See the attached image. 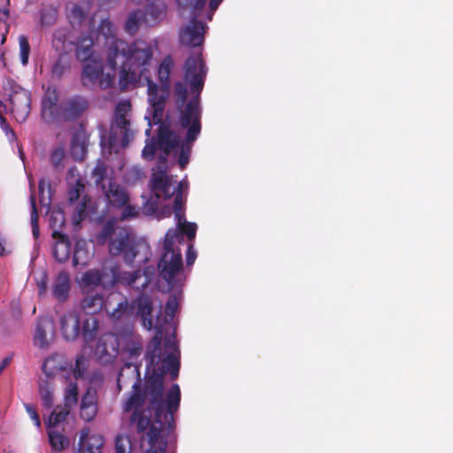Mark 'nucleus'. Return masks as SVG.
Listing matches in <instances>:
<instances>
[{
    "instance_id": "13d9d810",
    "label": "nucleus",
    "mask_w": 453,
    "mask_h": 453,
    "mask_svg": "<svg viewBox=\"0 0 453 453\" xmlns=\"http://www.w3.org/2000/svg\"><path fill=\"white\" fill-rule=\"evenodd\" d=\"M123 208L124 209H123V211H122L121 216H120V219L121 220L129 219L135 218V217L138 216L139 212H138L137 209L134 206L130 205L129 203H127Z\"/></svg>"
},
{
    "instance_id": "603ef678",
    "label": "nucleus",
    "mask_w": 453,
    "mask_h": 453,
    "mask_svg": "<svg viewBox=\"0 0 453 453\" xmlns=\"http://www.w3.org/2000/svg\"><path fill=\"white\" fill-rule=\"evenodd\" d=\"M85 189L84 184L81 180H77L75 184L68 189V200L73 203L81 197V193Z\"/></svg>"
},
{
    "instance_id": "37998d69",
    "label": "nucleus",
    "mask_w": 453,
    "mask_h": 453,
    "mask_svg": "<svg viewBox=\"0 0 453 453\" xmlns=\"http://www.w3.org/2000/svg\"><path fill=\"white\" fill-rule=\"evenodd\" d=\"M66 56L65 54H59L58 58L55 61L51 68V75L55 79H60L64 75L65 72L69 69V65L66 61Z\"/></svg>"
},
{
    "instance_id": "680f3d73",
    "label": "nucleus",
    "mask_w": 453,
    "mask_h": 453,
    "mask_svg": "<svg viewBox=\"0 0 453 453\" xmlns=\"http://www.w3.org/2000/svg\"><path fill=\"white\" fill-rule=\"evenodd\" d=\"M131 104L129 101H123L117 104L115 115L127 116L128 111H131Z\"/></svg>"
},
{
    "instance_id": "4be33fe9",
    "label": "nucleus",
    "mask_w": 453,
    "mask_h": 453,
    "mask_svg": "<svg viewBox=\"0 0 453 453\" xmlns=\"http://www.w3.org/2000/svg\"><path fill=\"white\" fill-rule=\"evenodd\" d=\"M88 134L83 130L76 131L71 141V155L76 161H83L88 154Z\"/></svg>"
},
{
    "instance_id": "5701e85b",
    "label": "nucleus",
    "mask_w": 453,
    "mask_h": 453,
    "mask_svg": "<svg viewBox=\"0 0 453 453\" xmlns=\"http://www.w3.org/2000/svg\"><path fill=\"white\" fill-rule=\"evenodd\" d=\"M58 96L55 89L52 91L48 90L45 93L42 101V117L45 121L51 122L57 120L58 112Z\"/></svg>"
},
{
    "instance_id": "f257e3e1",
    "label": "nucleus",
    "mask_w": 453,
    "mask_h": 453,
    "mask_svg": "<svg viewBox=\"0 0 453 453\" xmlns=\"http://www.w3.org/2000/svg\"><path fill=\"white\" fill-rule=\"evenodd\" d=\"M159 338L157 336L149 350L150 365L153 374L145 380L144 389L141 387L140 372L136 366H124L118 377V388L127 387L132 383V393L123 405L125 412L134 410L131 425H135L138 434L144 433L147 428L150 448L145 453H157V445L161 453L166 450V438L175 429L174 414L180 403V389L174 383L165 395V375L169 373L173 380L179 376L180 363L176 355L177 349L173 344L167 343L165 349L159 348Z\"/></svg>"
},
{
    "instance_id": "9d476101",
    "label": "nucleus",
    "mask_w": 453,
    "mask_h": 453,
    "mask_svg": "<svg viewBox=\"0 0 453 453\" xmlns=\"http://www.w3.org/2000/svg\"><path fill=\"white\" fill-rule=\"evenodd\" d=\"M3 88L4 95L8 96V101L12 105L11 112L16 120L25 121L30 112V93L11 78L6 79L4 82Z\"/></svg>"
},
{
    "instance_id": "bf43d9fd",
    "label": "nucleus",
    "mask_w": 453,
    "mask_h": 453,
    "mask_svg": "<svg viewBox=\"0 0 453 453\" xmlns=\"http://www.w3.org/2000/svg\"><path fill=\"white\" fill-rule=\"evenodd\" d=\"M25 408H26L27 414L29 415L31 419L34 421V424L35 425V426L38 428L41 427V419H40L38 413L36 412L35 408L30 404H26Z\"/></svg>"
},
{
    "instance_id": "774afa93",
    "label": "nucleus",
    "mask_w": 453,
    "mask_h": 453,
    "mask_svg": "<svg viewBox=\"0 0 453 453\" xmlns=\"http://www.w3.org/2000/svg\"><path fill=\"white\" fill-rule=\"evenodd\" d=\"M223 0H210V3H209V6H210V9L211 11H215L219 4L222 2Z\"/></svg>"
},
{
    "instance_id": "052dcab7",
    "label": "nucleus",
    "mask_w": 453,
    "mask_h": 453,
    "mask_svg": "<svg viewBox=\"0 0 453 453\" xmlns=\"http://www.w3.org/2000/svg\"><path fill=\"white\" fill-rule=\"evenodd\" d=\"M0 127L7 136L15 138L14 131L12 130V128L9 125L7 119L4 117V115L1 112H0Z\"/></svg>"
},
{
    "instance_id": "0eeeda50",
    "label": "nucleus",
    "mask_w": 453,
    "mask_h": 453,
    "mask_svg": "<svg viewBox=\"0 0 453 453\" xmlns=\"http://www.w3.org/2000/svg\"><path fill=\"white\" fill-rule=\"evenodd\" d=\"M201 112L196 110V102L192 100L188 103L185 109L180 111L179 123L182 128L187 129L185 139L180 146L178 163L181 169H184L189 161V155L193 142L197 139L201 133Z\"/></svg>"
},
{
    "instance_id": "a19ab883",
    "label": "nucleus",
    "mask_w": 453,
    "mask_h": 453,
    "mask_svg": "<svg viewBox=\"0 0 453 453\" xmlns=\"http://www.w3.org/2000/svg\"><path fill=\"white\" fill-rule=\"evenodd\" d=\"M177 228L175 229L178 234H180L184 239L186 235L188 241H193L196 234V224L186 221L184 218L181 220H177Z\"/></svg>"
},
{
    "instance_id": "c9c22d12",
    "label": "nucleus",
    "mask_w": 453,
    "mask_h": 453,
    "mask_svg": "<svg viewBox=\"0 0 453 453\" xmlns=\"http://www.w3.org/2000/svg\"><path fill=\"white\" fill-rule=\"evenodd\" d=\"M142 277V271L135 270L134 272H124L120 275V280L123 283L136 288L137 290L144 289L150 283L148 279H144L141 285L136 284V281Z\"/></svg>"
},
{
    "instance_id": "49530a36",
    "label": "nucleus",
    "mask_w": 453,
    "mask_h": 453,
    "mask_svg": "<svg viewBox=\"0 0 453 453\" xmlns=\"http://www.w3.org/2000/svg\"><path fill=\"white\" fill-rule=\"evenodd\" d=\"M19 57L23 65H27L30 55V44L26 35H20L19 37Z\"/></svg>"
},
{
    "instance_id": "f704fd0d",
    "label": "nucleus",
    "mask_w": 453,
    "mask_h": 453,
    "mask_svg": "<svg viewBox=\"0 0 453 453\" xmlns=\"http://www.w3.org/2000/svg\"><path fill=\"white\" fill-rule=\"evenodd\" d=\"M108 174V165L103 159H97L96 165L91 173V177L96 187L101 189H105L106 185L104 181L106 180Z\"/></svg>"
},
{
    "instance_id": "e433bc0d",
    "label": "nucleus",
    "mask_w": 453,
    "mask_h": 453,
    "mask_svg": "<svg viewBox=\"0 0 453 453\" xmlns=\"http://www.w3.org/2000/svg\"><path fill=\"white\" fill-rule=\"evenodd\" d=\"M88 263V250L85 248V242L79 241L75 244L73 257V265L77 267L81 265L82 267L86 266Z\"/></svg>"
},
{
    "instance_id": "f3484780",
    "label": "nucleus",
    "mask_w": 453,
    "mask_h": 453,
    "mask_svg": "<svg viewBox=\"0 0 453 453\" xmlns=\"http://www.w3.org/2000/svg\"><path fill=\"white\" fill-rule=\"evenodd\" d=\"M60 332L65 340L73 342L81 335V320L77 313L70 311L59 319Z\"/></svg>"
},
{
    "instance_id": "7c9ffc66",
    "label": "nucleus",
    "mask_w": 453,
    "mask_h": 453,
    "mask_svg": "<svg viewBox=\"0 0 453 453\" xmlns=\"http://www.w3.org/2000/svg\"><path fill=\"white\" fill-rule=\"evenodd\" d=\"M180 9L188 11L191 19H198L205 6L206 0H177Z\"/></svg>"
},
{
    "instance_id": "20e7f679",
    "label": "nucleus",
    "mask_w": 453,
    "mask_h": 453,
    "mask_svg": "<svg viewBox=\"0 0 453 453\" xmlns=\"http://www.w3.org/2000/svg\"><path fill=\"white\" fill-rule=\"evenodd\" d=\"M183 238L176 230L168 229L164 240V252L157 263L159 277L166 281L169 288H179L185 280L184 265L179 245Z\"/></svg>"
},
{
    "instance_id": "2f4dec72",
    "label": "nucleus",
    "mask_w": 453,
    "mask_h": 453,
    "mask_svg": "<svg viewBox=\"0 0 453 453\" xmlns=\"http://www.w3.org/2000/svg\"><path fill=\"white\" fill-rule=\"evenodd\" d=\"M99 322L96 319L91 317L86 319L82 323L81 335L86 344L93 342L96 336Z\"/></svg>"
},
{
    "instance_id": "8fccbe9b",
    "label": "nucleus",
    "mask_w": 453,
    "mask_h": 453,
    "mask_svg": "<svg viewBox=\"0 0 453 453\" xmlns=\"http://www.w3.org/2000/svg\"><path fill=\"white\" fill-rule=\"evenodd\" d=\"M184 203L185 199L183 197V194H180V192H176V194H174L173 201V211L176 220H181L184 219Z\"/></svg>"
},
{
    "instance_id": "6e6d98bb",
    "label": "nucleus",
    "mask_w": 453,
    "mask_h": 453,
    "mask_svg": "<svg viewBox=\"0 0 453 453\" xmlns=\"http://www.w3.org/2000/svg\"><path fill=\"white\" fill-rule=\"evenodd\" d=\"M88 15V11L79 4H73L71 9V18L78 23L82 22Z\"/></svg>"
},
{
    "instance_id": "39448f33",
    "label": "nucleus",
    "mask_w": 453,
    "mask_h": 453,
    "mask_svg": "<svg viewBox=\"0 0 453 453\" xmlns=\"http://www.w3.org/2000/svg\"><path fill=\"white\" fill-rule=\"evenodd\" d=\"M131 357H138L142 350L140 336L135 334L132 326L126 327L117 334L106 333L100 336L95 349V355L99 363L107 365L117 357L119 347Z\"/></svg>"
},
{
    "instance_id": "393cba45",
    "label": "nucleus",
    "mask_w": 453,
    "mask_h": 453,
    "mask_svg": "<svg viewBox=\"0 0 453 453\" xmlns=\"http://www.w3.org/2000/svg\"><path fill=\"white\" fill-rule=\"evenodd\" d=\"M94 40L89 34H82L75 43V56L78 60L86 62L91 60L94 55Z\"/></svg>"
},
{
    "instance_id": "cd10ccee",
    "label": "nucleus",
    "mask_w": 453,
    "mask_h": 453,
    "mask_svg": "<svg viewBox=\"0 0 453 453\" xmlns=\"http://www.w3.org/2000/svg\"><path fill=\"white\" fill-rule=\"evenodd\" d=\"M104 305V298L100 294H92L86 296L81 303L82 311L89 315H94L99 312Z\"/></svg>"
},
{
    "instance_id": "0e129e2a",
    "label": "nucleus",
    "mask_w": 453,
    "mask_h": 453,
    "mask_svg": "<svg viewBox=\"0 0 453 453\" xmlns=\"http://www.w3.org/2000/svg\"><path fill=\"white\" fill-rule=\"evenodd\" d=\"M157 145L155 143L147 144L142 150V155L146 158H152L156 153Z\"/></svg>"
},
{
    "instance_id": "2eb2a0df",
    "label": "nucleus",
    "mask_w": 453,
    "mask_h": 453,
    "mask_svg": "<svg viewBox=\"0 0 453 453\" xmlns=\"http://www.w3.org/2000/svg\"><path fill=\"white\" fill-rule=\"evenodd\" d=\"M203 33L204 24L197 19H191L190 24L180 31V41L186 46H201L203 42Z\"/></svg>"
},
{
    "instance_id": "69168bd1",
    "label": "nucleus",
    "mask_w": 453,
    "mask_h": 453,
    "mask_svg": "<svg viewBox=\"0 0 453 453\" xmlns=\"http://www.w3.org/2000/svg\"><path fill=\"white\" fill-rule=\"evenodd\" d=\"M127 310V307L125 305H123L122 303H119L118 308L115 309L113 311H112V314L111 316L115 319H119L120 316H121V313L122 312H125Z\"/></svg>"
},
{
    "instance_id": "b1692460",
    "label": "nucleus",
    "mask_w": 453,
    "mask_h": 453,
    "mask_svg": "<svg viewBox=\"0 0 453 453\" xmlns=\"http://www.w3.org/2000/svg\"><path fill=\"white\" fill-rule=\"evenodd\" d=\"M52 236L57 240L53 249V257L58 263L66 262L71 254V242L68 236L58 231H54Z\"/></svg>"
},
{
    "instance_id": "ddd939ff",
    "label": "nucleus",
    "mask_w": 453,
    "mask_h": 453,
    "mask_svg": "<svg viewBox=\"0 0 453 453\" xmlns=\"http://www.w3.org/2000/svg\"><path fill=\"white\" fill-rule=\"evenodd\" d=\"M88 108V100L81 96H73L58 105L57 120L73 121L81 118Z\"/></svg>"
},
{
    "instance_id": "a878e982",
    "label": "nucleus",
    "mask_w": 453,
    "mask_h": 453,
    "mask_svg": "<svg viewBox=\"0 0 453 453\" xmlns=\"http://www.w3.org/2000/svg\"><path fill=\"white\" fill-rule=\"evenodd\" d=\"M70 291V279L65 272H60L55 279L52 294L53 296L60 303L67 300Z\"/></svg>"
},
{
    "instance_id": "aec40b11",
    "label": "nucleus",
    "mask_w": 453,
    "mask_h": 453,
    "mask_svg": "<svg viewBox=\"0 0 453 453\" xmlns=\"http://www.w3.org/2000/svg\"><path fill=\"white\" fill-rule=\"evenodd\" d=\"M97 411V392L96 389L88 388L81 398V418L89 422L94 419Z\"/></svg>"
},
{
    "instance_id": "412c9836",
    "label": "nucleus",
    "mask_w": 453,
    "mask_h": 453,
    "mask_svg": "<svg viewBox=\"0 0 453 453\" xmlns=\"http://www.w3.org/2000/svg\"><path fill=\"white\" fill-rule=\"evenodd\" d=\"M104 443V437L99 434H89L87 431H82L78 442L79 453H101Z\"/></svg>"
},
{
    "instance_id": "5fc2aeb1",
    "label": "nucleus",
    "mask_w": 453,
    "mask_h": 453,
    "mask_svg": "<svg viewBox=\"0 0 453 453\" xmlns=\"http://www.w3.org/2000/svg\"><path fill=\"white\" fill-rule=\"evenodd\" d=\"M64 158H65V150L62 147H58V148L54 149L50 154V163L56 168L62 165Z\"/></svg>"
},
{
    "instance_id": "423d86ee",
    "label": "nucleus",
    "mask_w": 453,
    "mask_h": 453,
    "mask_svg": "<svg viewBox=\"0 0 453 453\" xmlns=\"http://www.w3.org/2000/svg\"><path fill=\"white\" fill-rule=\"evenodd\" d=\"M133 307L136 309L137 316L141 317L143 326L147 330L152 329V327H153V320H152L153 307H152V301H151L150 297L148 295L142 293L141 295H139V296L135 300L133 301ZM154 327L156 330L155 335L152 337V339L149 342V344L147 346V350H146V359L148 362L147 368L150 369L153 372V367H152V365H150V362L149 350L150 349V346H151L154 339L157 336H158V338H159V342H160L159 348L161 349H165L167 343L173 344V346L177 349L176 355H178L177 356V357H179L178 360H179V363L180 364V352L179 347L175 342L174 333L166 336L165 338V341L163 342V327H162V325H161L158 318L157 319V322H156V325L154 326Z\"/></svg>"
},
{
    "instance_id": "4c0bfd02",
    "label": "nucleus",
    "mask_w": 453,
    "mask_h": 453,
    "mask_svg": "<svg viewBox=\"0 0 453 453\" xmlns=\"http://www.w3.org/2000/svg\"><path fill=\"white\" fill-rule=\"evenodd\" d=\"M173 97L180 112L185 109L188 104V88L182 81H177L173 85Z\"/></svg>"
},
{
    "instance_id": "473e14b6",
    "label": "nucleus",
    "mask_w": 453,
    "mask_h": 453,
    "mask_svg": "<svg viewBox=\"0 0 453 453\" xmlns=\"http://www.w3.org/2000/svg\"><path fill=\"white\" fill-rule=\"evenodd\" d=\"M166 13V4L162 1H153L146 6L145 14L153 23L163 19Z\"/></svg>"
},
{
    "instance_id": "c85d7f7f",
    "label": "nucleus",
    "mask_w": 453,
    "mask_h": 453,
    "mask_svg": "<svg viewBox=\"0 0 453 453\" xmlns=\"http://www.w3.org/2000/svg\"><path fill=\"white\" fill-rule=\"evenodd\" d=\"M72 408L65 405H57L50 415L45 419V426L47 428H55L64 423L70 414Z\"/></svg>"
},
{
    "instance_id": "58836bf2",
    "label": "nucleus",
    "mask_w": 453,
    "mask_h": 453,
    "mask_svg": "<svg viewBox=\"0 0 453 453\" xmlns=\"http://www.w3.org/2000/svg\"><path fill=\"white\" fill-rule=\"evenodd\" d=\"M144 17V12L141 10L131 12L125 23V30L129 35H134L140 27V22Z\"/></svg>"
},
{
    "instance_id": "72a5a7b5",
    "label": "nucleus",
    "mask_w": 453,
    "mask_h": 453,
    "mask_svg": "<svg viewBox=\"0 0 453 453\" xmlns=\"http://www.w3.org/2000/svg\"><path fill=\"white\" fill-rule=\"evenodd\" d=\"M49 441L51 448L56 451H62L69 447V439L62 433L48 428Z\"/></svg>"
},
{
    "instance_id": "6ab92c4d",
    "label": "nucleus",
    "mask_w": 453,
    "mask_h": 453,
    "mask_svg": "<svg viewBox=\"0 0 453 453\" xmlns=\"http://www.w3.org/2000/svg\"><path fill=\"white\" fill-rule=\"evenodd\" d=\"M157 145L159 149L165 152V156L160 157L162 162H165L172 150L180 145V138L168 127L160 126L157 135Z\"/></svg>"
},
{
    "instance_id": "a18cd8bd",
    "label": "nucleus",
    "mask_w": 453,
    "mask_h": 453,
    "mask_svg": "<svg viewBox=\"0 0 453 453\" xmlns=\"http://www.w3.org/2000/svg\"><path fill=\"white\" fill-rule=\"evenodd\" d=\"M132 443L128 435H117L115 438L116 453H130Z\"/></svg>"
},
{
    "instance_id": "f03ea898",
    "label": "nucleus",
    "mask_w": 453,
    "mask_h": 453,
    "mask_svg": "<svg viewBox=\"0 0 453 453\" xmlns=\"http://www.w3.org/2000/svg\"><path fill=\"white\" fill-rule=\"evenodd\" d=\"M104 36L105 55L108 65L116 70L119 65V83L122 90L134 86L151 65L154 50L152 45L142 39L128 42L116 37V28L109 19H103L97 28Z\"/></svg>"
},
{
    "instance_id": "c03bdc74",
    "label": "nucleus",
    "mask_w": 453,
    "mask_h": 453,
    "mask_svg": "<svg viewBox=\"0 0 453 453\" xmlns=\"http://www.w3.org/2000/svg\"><path fill=\"white\" fill-rule=\"evenodd\" d=\"M90 202V198L87 196H83L81 201L77 204L73 212V221L75 224H79L83 221L87 217L88 203Z\"/></svg>"
},
{
    "instance_id": "7ed1b4c3",
    "label": "nucleus",
    "mask_w": 453,
    "mask_h": 453,
    "mask_svg": "<svg viewBox=\"0 0 453 453\" xmlns=\"http://www.w3.org/2000/svg\"><path fill=\"white\" fill-rule=\"evenodd\" d=\"M96 239L102 245L108 242L109 253L112 257L121 255L124 262L129 266H133L135 259L141 255H142V260L148 259L149 245L144 241L137 239L131 229L117 228L112 220H108L103 226Z\"/></svg>"
},
{
    "instance_id": "bb28decb",
    "label": "nucleus",
    "mask_w": 453,
    "mask_h": 453,
    "mask_svg": "<svg viewBox=\"0 0 453 453\" xmlns=\"http://www.w3.org/2000/svg\"><path fill=\"white\" fill-rule=\"evenodd\" d=\"M110 276V273L104 269H90L87 271L82 278V283L85 286H100L103 285L104 287L106 286L105 278Z\"/></svg>"
},
{
    "instance_id": "f8f14e48",
    "label": "nucleus",
    "mask_w": 453,
    "mask_h": 453,
    "mask_svg": "<svg viewBox=\"0 0 453 453\" xmlns=\"http://www.w3.org/2000/svg\"><path fill=\"white\" fill-rule=\"evenodd\" d=\"M148 85V102L152 108L153 120L160 122L165 108L166 100L169 96L170 88L167 86H158L152 80L147 79Z\"/></svg>"
},
{
    "instance_id": "3c124183",
    "label": "nucleus",
    "mask_w": 453,
    "mask_h": 453,
    "mask_svg": "<svg viewBox=\"0 0 453 453\" xmlns=\"http://www.w3.org/2000/svg\"><path fill=\"white\" fill-rule=\"evenodd\" d=\"M116 126L124 132L123 143L128 141V133L130 131V121L127 116L115 115L114 119Z\"/></svg>"
},
{
    "instance_id": "c756f323",
    "label": "nucleus",
    "mask_w": 453,
    "mask_h": 453,
    "mask_svg": "<svg viewBox=\"0 0 453 453\" xmlns=\"http://www.w3.org/2000/svg\"><path fill=\"white\" fill-rule=\"evenodd\" d=\"M174 66V60L171 55L165 57L159 64L157 77L161 85L170 88V75Z\"/></svg>"
},
{
    "instance_id": "a211bd4d",
    "label": "nucleus",
    "mask_w": 453,
    "mask_h": 453,
    "mask_svg": "<svg viewBox=\"0 0 453 453\" xmlns=\"http://www.w3.org/2000/svg\"><path fill=\"white\" fill-rule=\"evenodd\" d=\"M102 190L109 203L113 207L122 208L129 203V195L127 189L111 179L109 181L108 187Z\"/></svg>"
},
{
    "instance_id": "864d4df0",
    "label": "nucleus",
    "mask_w": 453,
    "mask_h": 453,
    "mask_svg": "<svg viewBox=\"0 0 453 453\" xmlns=\"http://www.w3.org/2000/svg\"><path fill=\"white\" fill-rule=\"evenodd\" d=\"M31 205H32V212H31V225H32V233L33 236L37 239L39 237V225H38V212L36 209L35 200L32 196L31 197Z\"/></svg>"
},
{
    "instance_id": "1a4fd4ad",
    "label": "nucleus",
    "mask_w": 453,
    "mask_h": 453,
    "mask_svg": "<svg viewBox=\"0 0 453 453\" xmlns=\"http://www.w3.org/2000/svg\"><path fill=\"white\" fill-rule=\"evenodd\" d=\"M44 377H41L38 381L39 394L42 404L46 409H51L54 404V379L56 377L65 378L67 372L61 365L57 364L54 357H48L42 365Z\"/></svg>"
},
{
    "instance_id": "4d7b16f0",
    "label": "nucleus",
    "mask_w": 453,
    "mask_h": 453,
    "mask_svg": "<svg viewBox=\"0 0 453 453\" xmlns=\"http://www.w3.org/2000/svg\"><path fill=\"white\" fill-rule=\"evenodd\" d=\"M57 19V12L55 11L42 12L41 14L42 26H51Z\"/></svg>"
},
{
    "instance_id": "de8ad7c7",
    "label": "nucleus",
    "mask_w": 453,
    "mask_h": 453,
    "mask_svg": "<svg viewBox=\"0 0 453 453\" xmlns=\"http://www.w3.org/2000/svg\"><path fill=\"white\" fill-rule=\"evenodd\" d=\"M66 35V28H58L54 31L52 35V45L57 50H65Z\"/></svg>"
},
{
    "instance_id": "09e8293b",
    "label": "nucleus",
    "mask_w": 453,
    "mask_h": 453,
    "mask_svg": "<svg viewBox=\"0 0 453 453\" xmlns=\"http://www.w3.org/2000/svg\"><path fill=\"white\" fill-rule=\"evenodd\" d=\"M179 306L178 298L175 295H171L165 303V323H168V319L172 320L174 317L175 313L177 312Z\"/></svg>"
},
{
    "instance_id": "4468645a",
    "label": "nucleus",
    "mask_w": 453,
    "mask_h": 453,
    "mask_svg": "<svg viewBox=\"0 0 453 453\" xmlns=\"http://www.w3.org/2000/svg\"><path fill=\"white\" fill-rule=\"evenodd\" d=\"M152 189L158 193L159 197L163 195L165 199L171 198L176 192L183 193L184 188H188V183L180 181L176 188L172 187V177H169L165 171H158L152 175Z\"/></svg>"
},
{
    "instance_id": "dca6fc26",
    "label": "nucleus",
    "mask_w": 453,
    "mask_h": 453,
    "mask_svg": "<svg viewBox=\"0 0 453 453\" xmlns=\"http://www.w3.org/2000/svg\"><path fill=\"white\" fill-rule=\"evenodd\" d=\"M55 335V323L50 317H40L34 334L35 345L39 348L48 347Z\"/></svg>"
},
{
    "instance_id": "ea45409f",
    "label": "nucleus",
    "mask_w": 453,
    "mask_h": 453,
    "mask_svg": "<svg viewBox=\"0 0 453 453\" xmlns=\"http://www.w3.org/2000/svg\"><path fill=\"white\" fill-rule=\"evenodd\" d=\"M61 366L67 372L65 373V377L63 378L65 380L69 379L71 373H73L75 380L79 378H83L88 369L87 360L84 355L77 356L75 359V366L72 371H67L63 365Z\"/></svg>"
},
{
    "instance_id": "6e6552de",
    "label": "nucleus",
    "mask_w": 453,
    "mask_h": 453,
    "mask_svg": "<svg viewBox=\"0 0 453 453\" xmlns=\"http://www.w3.org/2000/svg\"><path fill=\"white\" fill-rule=\"evenodd\" d=\"M184 81L189 85L191 94L194 96L188 102L190 103L192 100L196 102V110L201 112L199 107L200 94L203 89L205 78L207 75V67L205 62L202 58V53H196L190 55L184 63Z\"/></svg>"
},
{
    "instance_id": "338daca9",
    "label": "nucleus",
    "mask_w": 453,
    "mask_h": 453,
    "mask_svg": "<svg viewBox=\"0 0 453 453\" xmlns=\"http://www.w3.org/2000/svg\"><path fill=\"white\" fill-rule=\"evenodd\" d=\"M38 288H39V296H43L47 290L46 280H42L40 283H38Z\"/></svg>"
},
{
    "instance_id": "9b49d317",
    "label": "nucleus",
    "mask_w": 453,
    "mask_h": 453,
    "mask_svg": "<svg viewBox=\"0 0 453 453\" xmlns=\"http://www.w3.org/2000/svg\"><path fill=\"white\" fill-rule=\"evenodd\" d=\"M114 78L113 74L104 73L102 63L94 59L85 64L81 74V81L84 86L92 87L97 85L102 89L111 88L114 84Z\"/></svg>"
},
{
    "instance_id": "79ce46f5",
    "label": "nucleus",
    "mask_w": 453,
    "mask_h": 453,
    "mask_svg": "<svg viewBox=\"0 0 453 453\" xmlns=\"http://www.w3.org/2000/svg\"><path fill=\"white\" fill-rule=\"evenodd\" d=\"M78 386L76 381H70L65 389L64 405L72 408L78 403Z\"/></svg>"
},
{
    "instance_id": "e2e57ef3",
    "label": "nucleus",
    "mask_w": 453,
    "mask_h": 453,
    "mask_svg": "<svg viewBox=\"0 0 453 453\" xmlns=\"http://www.w3.org/2000/svg\"><path fill=\"white\" fill-rule=\"evenodd\" d=\"M196 258V252L194 250V247L192 244H189L187 250V255H186V262L187 265L190 266L192 265Z\"/></svg>"
}]
</instances>
